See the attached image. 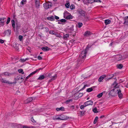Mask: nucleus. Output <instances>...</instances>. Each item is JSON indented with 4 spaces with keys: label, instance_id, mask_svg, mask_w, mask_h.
Listing matches in <instances>:
<instances>
[{
    "label": "nucleus",
    "instance_id": "1",
    "mask_svg": "<svg viewBox=\"0 0 128 128\" xmlns=\"http://www.w3.org/2000/svg\"><path fill=\"white\" fill-rule=\"evenodd\" d=\"M112 85L114 86V88L111 90L109 94L112 96H114L116 95L117 92L116 91V90H117V88H118V86H117L118 83L116 82V81L114 82Z\"/></svg>",
    "mask_w": 128,
    "mask_h": 128
},
{
    "label": "nucleus",
    "instance_id": "2",
    "mask_svg": "<svg viewBox=\"0 0 128 128\" xmlns=\"http://www.w3.org/2000/svg\"><path fill=\"white\" fill-rule=\"evenodd\" d=\"M91 46L92 45L88 44L86 47L85 50L82 51L81 52V53L80 54L79 56H86L89 48H90Z\"/></svg>",
    "mask_w": 128,
    "mask_h": 128
},
{
    "label": "nucleus",
    "instance_id": "3",
    "mask_svg": "<svg viewBox=\"0 0 128 128\" xmlns=\"http://www.w3.org/2000/svg\"><path fill=\"white\" fill-rule=\"evenodd\" d=\"M116 95L118 94V96L120 98H121L122 97V94L121 93V91L119 88H117V90H116Z\"/></svg>",
    "mask_w": 128,
    "mask_h": 128
},
{
    "label": "nucleus",
    "instance_id": "4",
    "mask_svg": "<svg viewBox=\"0 0 128 128\" xmlns=\"http://www.w3.org/2000/svg\"><path fill=\"white\" fill-rule=\"evenodd\" d=\"M0 81L2 83H4L8 84H14V82H10L8 80H6L5 78H1L0 79Z\"/></svg>",
    "mask_w": 128,
    "mask_h": 128
},
{
    "label": "nucleus",
    "instance_id": "5",
    "mask_svg": "<svg viewBox=\"0 0 128 128\" xmlns=\"http://www.w3.org/2000/svg\"><path fill=\"white\" fill-rule=\"evenodd\" d=\"M68 13V12L66 11H64V17L66 19H72V17L71 15H70L66 16L65 14H67Z\"/></svg>",
    "mask_w": 128,
    "mask_h": 128
},
{
    "label": "nucleus",
    "instance_id": "6",
    "mask_svg": "<svg viewBox=\"0 0 128 128\" xmlns=\"http://www.w3.org/2000/svg\"><path fill=\"white\" fill-rule=\"evenodd\" d=\"M43 5L44 7L46 9L51 8L52 6V5L50 4L49 3H47L44 4Z\"/></svg>",
    "mask_w": 128,
    "mask_h": 128
},
{
    "label": "nucleus",
    "instance_id": "7",
    "mask_svg": "<svg viewBox=\"0 0 128 128\" xmlns=\"http://www.w3.org/2000/svg\"><path fill=\"white\" fill-rule=\"evenodd\" d=\"M126 58L125 56H116V59L117 61H119L124 60Z\"/></svg>",
    "mask_w": 128,
    "mask_h": 128
},
{
    "label": "nucleus",
    "instance_id": "8",
    "mask_svg": "<svg viewBox=\"0 0 128 128\" xmlns=\"http://www.w3.org/2000/svg\"><path fill=\"white\" fill-rule=\"evenodd\" d=\"M93 104V102L92 100H88L85 102L84 103V104L85 105V106H87L89 105H92Z\"/></svg>",
    "mask_w": 128,
    "mask_h": 128
},
{
    "label": "nucleus",
    "instance_id": "9",
    "mask_svg": "<svg viewBox=\"0 0 128 128\" xmlns=\"http://www.w3.org/2000/svg\"><path fill=\"white\" fill-rule=\"evenodd\" d=\"M35 99V98H28L25 101V104L28 103L30 102H31L33 99L34 100Z\"/></svg>",
    "mask_w": 128,
    "mask_h": 128
},
{
    "label": "nucleus",
    "instance_id": "10",
    "mask_svg": "<svg viewBox=\"0 0 128 128\" xmlns=\"http://www.w3.org/2000/svg\"><path fill=\"white\" fill-rule=\"evenodd\" d=\"M92 34V33L89 31L86 32L84 34V36H88Z\"/></svg>",
    "mask_w": 128,
    "mask_h": 128
},
{
    "label": "nucleus",
    "instance_id": "11",
    "mask_svg": "<svg viewBox=\"0 0 128 128\" xmlns=\"http://www.w3.org/2000/svg\"><path fill=\"white\" fill-rule=\"evenodd\" d=\"M11 30L8 29L4 31L3 34H4V35H10L11 34Z\"/></svg>",
    "mask_w": 128,
    "mask_h": 128
},
{
    "label": "nucleus",
    "instance_id": "12",
    "mask_svg": "<svg viewBox=\"0 0 128 128\" xmlns=\"http://www.w3.org/2000/svg\"><path fill=\"white\" fill-rule=\"evenodd\" d=\"M78 12L79 14L81 16H85V12L84 11L80 9L78 11Z\"/></svg>",
    "mask_w": 128,
    "mask_h": 128
},
{
    "label": "nucleus",
    "instance_id": "13",
    "mask_svg": "<svg viewBox=\"0 0 128 128\" xmlns=\"http://www.w3.org/2000/svg\"><path fill=\"white\" fill-rule=\"evenodd\" d=\"M60 120H66L68 118V117L66 116L61 115L60 116Z\"/></svg>",
    "mask_w": 128,
    "mask_h": 128
},
{
    "label": "nucleus",
    "instance_id": "14",
    "mask_svg": "<svg viewBox=\"0 0 128 128\" xmlns=\"http://www.w3.org/2000/svg\"><path fill=\"white\" fill-rule=\"evenodd\" d=\"M86 56H79L78 60V61L80 62L79 64H80L81 62H82L84 58H85Z\"/></svg>",
    "mask_w": 128,
    "mask_h": 128
},
{
    "label": "nucleus",
    "instance_id": "15",
    "mask_svg": "<svg viewBox=\"0 0 128 128\" xmlns=\"http://www.w3.org/2000/svg\"><path fill=\"white\" fill-rule=\"evenodd\" d=\"M41 49L43 51H48L51 49L50 48L47 46L43 47H42Z\"/></svg>",
    "mask_w": 128,
    "mask_h": 128
},
{
    "label": "nucleus",
    "instance_id": "16",
    "mask_svg": "<svg viewBox=\"0 0 128 128\" xmlns=\"http://www.w3.org/2000/svg\"><path fill=\"white\" fill-rule=\"evenodd\" d=\"M12 74V73H10L9 72H4L3 73L1 74V75L2 76L4 75L6 76H10Z\"/></svg>",
    "mask_w": 128,
    "mask_h": 128
},
{
    "label": "nucleus",
    "instance_id": "17",
    "mask_svg": "<svg viewBox=\"0 0 128 128\" xmlns=\"http://www.w3.org/2000/svg\"><path fill=\"white\" fill-rule=\"evenodd\" d=\"M6 18H0V23H4L6 21Z\"/></svg>",
    "mask_w": 128,
    "mask_h": 128
},
{
    "label": "nucleus",
    "instance_id": "18",
    "mask_svg": "<svg viewBox=\"0 0 128 128\" xmlns=\"http://www.w3.org/2000/svg\"><path fill=\"white\" fill-rule=\"evenodd\" d=\"M47 19L48 20L51 21H53L55 20V19L53 16H52L50 17H49L47 18Z\"/></svg>",
    "mask_w": 128,
    "mask_h": 128
},
{
    "label": "nucleus",
    "instance_id": "19",
    "mask_svg": "<svg viewBox=\"0 0 128 128\" xmlns=\"http://www.w3.org/2000/svg\"><path fill=\"white\" fill-rule=\"evenodd\" d=\"M106 77L105 75H102L100 76L98 79V81L99 82H101L102 80Z\"/></svg>",
    "mask_w": 128,
    "mask_h": 128
},
{
    "label": "nucleus",
    "instance_id": "20",
    "mask_svg": "<svg viewBox=\"0 0 128 128\" xmlns=\"http://www.w3.org/2000/svg\"><path fill=\"white\" fill-rule=\"evenodd\" d=\"M35 5L36 8H39L40 6V2L39 1H35Z\"/></svg>",
    "mask_w": 128,
    "mask_h": 128
},
{
    "label": "nucleus",
    "instance_id": "21",
    "mask_svg": "<svg viewBox=\"0 0 128 128\" xmlns=\"http://www.w3.org/2000/svg\"><path fill=\"white\" fill-rule=\"evenodd\" d=\"M124 24L128 25V18H127L126 16L125 17L124 22Z\"/></svg>",
    "mask_w": 128,
    "mask_h": 128
},
{
    "label": "nucleus",
    "instance_id": "22",
    "mask_svg": "<svg viewBox=\"0 0 128 128\" xmlns=\"http://www.w3.org/2000/svg\"><path fill=\"white\" fill-rule=\"evenodd\" d=\"M69 38V35L68 34H67L64 35L63 38L66 40H67L68 38Z\"/></svg>",
    "mask_w": 128,
    "mask_h": 128
},
{
    "label": "nucleus",
    "instance_id": "23",
    "mask_svg": "<svg viewBox=\"0 0 128 128\" xmlns=\"http://www.w3.org/2000/svg\"><path fill=\"white\" fill-rule=\"evenodd\" d=\"M111 21L109 20H105L104 22L107 25L110 23Z\"/></svg>",
    "mask_w": 128,
    "mask_h": 128
},
{
    "label": "nucleus",
    "instance_id": "24",
    "mask_svg": "<svg viewBox=\"0 0 128 128\" xmlns=\"http://www.w3.org/2000/svg\"><path fill=\"white\" fill-rule=\"evenodd\" d=\"M64 109V108L63 107H62L59 108H56V110L57 111H59L60 110L63 111Z\"/></svg>",
    "mask_w": 128,
    "mask_h": 128
},
{
    "label": "nucleus",
    "instance_id": "25",
    "mask_svg": "<svg viewBox=\"0 0 128 128\" xmlns=\"http://www.w3.org/2000/svg\"><path fill=\"white\" fill-rule=\"evenodd\" d=\"M57 77V75L56 74L54 76H53V78H52L49 81L50 82H51V81L54 80L56 79Z\"/></svg>",
    "mask_w": 128,
    "mask_h": 128
},
{
    "label": "nucleus",
    "instance_id": "26",
    "mask_svg": "<svg viewBox=\"0 0 128 128\" xmlns=\"http://www.w3.org/2000/svg\"><path fill=\"white\" fill-rule=\"evenodd\" d=\"M26 3V0H22L20 2V4L23 5Z\"/></svg>",
    "mask_w": 128,
    "mask_h": 128
},
{
    "label": "nucleus",
    "instance_id": "27",
    "mask_svg": "<svg viewBox=\"0 0 128 128\" xmlns=\"http://www.w3.org/2000/svg\"><path fill=\"white\" fill-rule=\"evenodd\" d=\"M11 22H12V26L13 27V28H14L15 27V26L14 20H11Z\"/></svg>",
    "mask_w": 128,
    "mask_h": 128
},
{
    "label": "nucleus",
    "instance_id": "28",
    "mask_svg": "<svg viewBox=\"0 0 128 128\" xmlns=\"http://www.w3.org/2000/svg\"><path fill=\"white\" fill-rule=\"evenodd\" d=\"M104 92H101L99 94H98L97 96V97L98 98H100L103 95V93Z\"/></svg>",
    "mask_w": 128,
    "mask_h": 128
},
{
    "label": "nucleus",
    "instance_id": "29",
    "mask_svg": "<svg viewBox=\"0 0 128 128\" xmlns=\"http://www.w3.org/2000/svg\"><path fill=\"white\" fill-rule=\"evenodd\" d=\"M83 24L82 23L79 22L78 23V28H80L82 26Z\"/></svg>",
    "mask_w": 128,
    "mask_h": 128
},
{
    "label": "nucleus",
    "instance_id": "30",
    "mask_svg": "<svg viewBox=\"0 0 128 128\" xmlns=\"http://www.w3.org/2000/svg\"><path fill=\"white\" fill-rule=\"evenodd\" d=\"M116 74H111L109 75L110 76V77L108 78V80L111 79L115 75H116Z\"/></svg>",
    "mask_w": 128,
    "mask_h": 128
},
{
    "label": "nucleus",
    "instance_id": "31",
    "mask_svg": "<svg viewBox=\"0 0 128 128\" xmlns=\"http://www.w3.org/2000/svg\"><path fill=\"white\" fill-rule=\"evenodd\" d=\"M28 60V58H26L25 59L24 58H21L20 59V60L22 62H24L26 60Z\"/></svg>",
    "mask_w": 128,
    "mask_h": 128
},
{
    "label": "nucleus",
    "instance_id": "32",
    "mask_svg": "<svg viewBox=\"0 0 128 128\" xmlns=\"http://www.w3.org/2000/svg\"><path fill=\"white\" fill-rule=\"evenodd\" d=\"M49 32L50 34L54 35L55 33H56V32H54V30H51L49 31Z\"/></svg>",
    "mask_w": 128,
    "mask_h": 128
},
{
    "label": "nucleus",
    "instance_id": "33",
    "mask_svg": "<svg viewBox=\"0 0 128 128\" xmlns=\"http://www.w3.org/2000/svg\"><path fill=\"white\" fill-rule=\"evenodd\" d=\"M44 78V76L43 75H42L40 76L38 80H42Z\"/></svg>",
    "mask_w": 128,
    "mask_h": 128
},
{
    "label": "nucleus",
    "instance_id": "34",
    "mask_svg": "<svg viewBox=\"0 0 128 128\" xmlns=\"http://www.w3.org/2000/svg\"><path fill=\"white\" fill-rule=\"evenodd\" d=\"M54 35H55L56 37L60 38L62 37L61 36H60V34H57L56 32V33H55Z\"/></svg>",
    "mask_w": 128,
    "mask_h": 128
},
{
    "label": "nucleus",
    "instance_id": "35",
    "mask_svg": "<svg viewBox=\"0 0 128 128\" xmlns=\"http://www.w3.org/2000/svg\"><path fill=\"white\" fill-rule=\"evenodd\" d=\"M117 67L119 69H121L123 67V65L121 64H118L117 66Z\"/></svg>",
    "mask_w": 128,
    "mask_h": 128
},
{
    "label": "nucleus",
    "instance_id": "36",
    "mask_svg": "<svg viewBox=\"0 0 128 128\" xmlns=\"http://www.w3.org/2000/svg\"><path fill=\"white\" fill-rule=\"evenodd\" d=\"M18 71L19 73H21L22 74H23L24 73L23 70L22 69H19L18 70Z\"/></svg>",
    "mask_w": 128,
    "mask_h": 128
},
{
    "label": "nucleus",
    "instance_id": "37",
    "mask_svg": "<svg viewBox=\"0 0 128 128\" xmlns=\"http://www.w3.org/2000/svg\"><path fill=\"white\" fill-rule=\"evenodd\" d=\"M70 8L71 10H72L75 8V6L74 4H72L70 7Z\"/></svg>",
    "mask_w": 128,
    "mask_h": 128
},
{
    "label": "nucleus",
    "instance_id": "38",
    "mask_svg": "<svg viewBox=\"0 0 128 128\" xmlns=\"http://www.w3.org/2000/svg\"><path fill=\"white\" fill-rule=\"evenodd\" d=\"M37 72L36 70V71L33 72L31 73L29 75V76H32L34 74H35Z\"/></svg>",
    "mask_w": 128,
    "mask_h": 128
},
{
    "label": "nucleus",
    "instance_id": "39",
    "mask_svg": "<svg viewBox=\"0 0 128 128\" xmlns=\"http://www.w3.org/2000/svg\"><path fill=\"white\" fill-rule=\"evenodd\" d=\"M92 88H88L86 90V91L88 92H90L92 91Z\"/></svg>",
    "mask_w": 128,
    "mask_h": 128
},
{
    "label": "nucleus",
    "instance_id": "40",
    "mask_svg": "<svg viewBox=\"0 0 128 128\" xmlns=\"http://www.w3.org/2000/svg\"><path fill=\"white\" fill-rule=\"evenodd\" d=\"M98 119V116H96V118L94 120V124H95L96 123Z\"/></svg>",
    "mask_w": 128,
    "mask_h": 128
},
{
    "label": "nucleus",
    "instance_id": "41",
    "mask_svg": "<svg viewBox=\"0 0 128 128\" xmlns=\"http://www.w3.org/2000/svg\"><path fill=\"white\" fill-rule=\"evenodd\" d=\"M65 6L67 8H69L70 6V4L68 2L66 3L65 4Z\"/></svg>",
    "mask_w": 128,
    "mask_h": 128
},
{
    "label": "nucleus",
    "instance_id": "42",
    "mask_svg": "<svg viewBox=\"0 0 128 128\" xmlns=\"http://www.w3.org/2000/svg\"><path fill=\"white\" fill-rule=\"evenodd\" d=\"M93 111L95 113H97L98 112V111L97 110V108H94L93 109Z\"/></svg>",
    "mask_w": 128,
    "mask_h": 128
},
{
    "label": "nucleus",
    "instance_id": "43",
    "mask_svg": "<svg viewBox=\"0 0 128 128\" xmlns=\"http://www.w3.org/2000/svg\"><path fill=\"white\" fill-rule=\"evenodd\" d=\"M72 99H70L66 100V103L67 104H68L69 102H72Z\"/></svg>",
    "mask_w": 128,
    "mask_h": 128
},
{
    "label": "nucleus",
    "instance_id": "44",
    "mask_svg": "<svg viewBox=\"0 0 128 128\" xmlns=\"http://www.w3.org/2000/svg\"><path fill=\"white\" fill-rule=\"evenodd\" d=\"M30 59L34 60H36L37 59V56H32V58H30Z\"/></svg>",
    "mask_w": 128,
    "mask_h": 128
},
{
    "label": "nucleus",
    "instance_id": "45",
    "mask_svg": "<svg viewBox=\"0 0 128 128\" xmlns=\"http://www.w3.org/2000/svg\"><path fill=\"white\" fill-rule=\"evenodd\" d=\"M86 106H85V105L84 104L83 105H81L80 107V108L81 109H83L84 108L86 107Z\"/></svg>",
    "mask_w": 128,
    "mask_h": 128
},
{
    "label": "nucleus",
    "instance_id": "46",
    "mask_svg": "<svg viewBox=\"0 0 128 128\" xmlns=\"http://www.w3.org/2000/svg\"><path fill=\"white\" fill-rule=\"evenodd\" d=\"M10 18L8 17V18L7 21L6 22L7 24H8L10 22Z\"/></svg>",
    "mask_w": 128,
    "mask_h": 128
},
{
    "label": "nucleus",
    "instance_id": "47",
    "mask_svg": "<svg viewBox=\"0 0 128 128\" xmlns=\"http://www.w3.org/2000/svg\"><path fill=\"white\" fill-rule=\"evenodd\" d=\"M93 0V2H91V3H92L93 2H101V1L100 0Z\"/></svg>",
    "mask_w": 128,
    "mask_h": 128
},
{
    "label": "nucleus",
    "instance_id": "48",
    "mask_svg": "<svg viewBox=\"0 0 128 128\" xmlns=\"http://www.w3.org/2000/svg\"><path fill=\"white\" fill-rule=\"evenodd\" d=\"M23 36L21 35L19 36H18V38L20 41H21L22 38Z\"/></svg>",
    "mask_w": 128,
    "mask_h": 128
},
{
    "label": "nucleus",
    "instance_id": "49",
    "mask_svg": "<svg viewBox=\"0 0 128 128\" xmlns=\"http://www.w3.org/2000/svg\"><path fill=\"white\" fill-rule=\"evenodd\" d=\"M86 112L85 111H80V114L81 115H83Z\"/></svg>",
    "mask_w": 128,
    "mask_h": 128
},
{
    "label": "nucleus",
    "instance_id": "50",
    "mask_svg": "<svg viewBox=\"0 0 128 128\" xmlns=\"http://www.w3.org/2000/svg\"><path fill=\"white\" fill-rule=\"evenodd\" d=\"M66 20L64 19H62L60 20V22H66Z\"/></svg>",
    "mask_w": 128,
    "mask_h": 128
},
{
    "label": "nucleus",
    "instance_id": "51",
    "mask_svg": "<svg viewBox=\"0 0 128 128\" xmlns=\"http://www.w3.org/2000/svg\"><path fill=\"white\" fill-rule=\"evenodd\" d=\"M52 73H50L48 75V76L50 77H52V78H53V76H54L52 75Z\"/></svg>",
    "mask_w": 128,
    "mask_h": 128
},
{
    "label": "nucleus",
    "instance_id": "52",
    "mask_svg": "<svg viewBox=\"0 0 128 128\" xmlns=\"http://www.w3.org/2000/svg\"><path fill=\"white\" fill-rule=\"evenodd\" d=\"M45 31L46 32H48L49 31V29L48 28H45Z\"/></svg>",
    "mask_w": 128,
    "mask_h": 128
},
{
    "label": "nucleus",
    "instance_id": "53",
    "mask_svg": "<svg viewBox=\"0 0 128 128\" xmlns=\"http://www.w3.org/2000/svg\"><path fill=\"white\" fill-rule=\"evenodd\" d=\"M19 28V26H18V25L17 24H16V28L17 29H18Z\"/></svg>",
    "mask_w": 128,
    "mask_h": 128
},
{
    "label": "nucleus",
    "instance_id": "54",
    "mask_svg": "<svg viewBox=\"0 0 128 128\" xmlns=\"http://www.w3.org/2000/svg\"><path fill=\"white\" fill-rule=\"evenodd\" d=\"M4 41L3 40L0 39V43L1 44H3L4 43Z\"/></svg>",
    "mask_w": 128,
    "mask_h": 128
},
{
    "label": "nucleus",
    "instance_id": "55",
    "mask_svg": "<svg viewBox=\"0 0 128 128\" xmlns=\"http://www.w3.org/2000/svg\"><path fill=\"white\" fill-rule=\"evenodd\" d=\"M55 18L57 20H58L59 18V17L58 16L56 15H54Z\"/></svg>",
    "mask_w": 128,
    "mask_h": 128
},
{
    "label": "nucleus",
    "instance_id": "56",
    "mask_svg": "<svg viewBox=\"0 0 128 128\" xmlns=\"http://www.w3.org/2000/svg\"><path fill=\"white\" fill-rule=\"evenodd\" d=\"M31 120L32 121L34 122H36V121L34 120V119L33 118H31Z\"/></svg>",
    "mask_w": 128,
    "mask_h": 128
},
{
    "label": "nucleus",
    "instance_id": "57",
    "mask_svg": "<svg viewBox=\"0 0 128 128\" xmlns=\"http://www.w3.org/2000/svg\"><path fill=\"white\" fill-rule=\"evenodd\" d=\"M37 58H38L39 60H41L42 59V58L41 56H37Z\"/></svg>",
    "mask_w": 128,
    "mask_h": 128
},
{
    "label": "nucleus",
    "instance_id": "58",
    "mask_svg": "<svg viewBox=\"0 0 128 128\" xmlns=\"http://www.w3.org/2000/svg\"><path fill=\"white\" fill-rule=\"evenodd\" d=\"M83 95V94L82 93H79V94L78 95V96H80V97H81V96H82Z\"/></svg>",
    "mask_w": 128,
    "mask_h": 128
},
{
    "label": "nucleus",
    "instance_id": "59",
    "mask_svg": "<svg viewBox=\"0 0 128 128\" xmlns=\"http://www.w3.org/2000/svg\"><path fill=\"white\" fill-rule=\"evenodd\" d=\"M83 2L84 4H87V2L85 1V0H83Z\"/></svg>",
    "mask_w": 128,
    "mask_h": 128
},
{
    "label": "nucleus",
    "instance_id": "60",
    "mask_svg": "<svg viewBox=\"0 0 128 128\" xmlns=\"http://www.w3.org/2000/svg\"><path fill=\"white\" fill-rule=\"evenodd\" d=\"M30 76H29V75L28 76H27L26 78V79H25V80H28V78L30 77Z\"/></svg>",
    "mask_w": 128,
    "mask_h": 128
},
{
    "label": "nucleus",
    "instance_id": "61",
    "mask_svg": "<svg viewBox=\"0 0 128 128\" xmlns=\"http://www.w3.org/2000/svg\"><path fill=\"white\" fill-rule=\"evenodd\" d=\"M87 86H88V85L87 84H86L84 85V87H83L82 89H83L84 88L86 87Z\"/></svg>",
    "mask_w": 128,
    "mask_h": 128
},
{
    "label": "nucleus",
    "instance_id": "62",
    "mask_svg": "<svg viewBox=\"0 0 128 128\" xmlns=\"http://www.w3.org/2000/svg\"><path fill=\"white\" fill-rule=\"evenodd\" d=\"M43 68H39L38 69L36 70L37 72H38V71H39L40 70H42Z\"/></svg>",
    "mask_w": 128,
    "mask_h": 128
},
{
    "label": "nucleus",
    "instance_id": "63",
    "mask_svg": "<svg viewBox=\"0 0 128 128\" xmlns=\"http://www.w3.org/2000/svg\"><path fill=\"white\" fill-rule=\"evenodd\" d=\"M70 108L73 110L74 108V106H72L70 107Z\"/></svg>",
    "mask_w": 128,
    "mask_h": 128
},
{
    "label": "nucleus",
    "instance_id": "64",
    "mask_svg": "<svg viewBox=\"0 0 128 128\" xmlns=\"http://www.w3.org/2000/svg\"><path fill=\"white\" fill-rule=\"evenodd\" d=\"M104 116H105L104 115L102 116H100V118H104Z\"/></svg>",
    "mask_w": 128,
    "mask_h": 128
}]
</instances>
